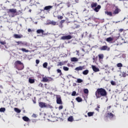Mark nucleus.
<instances>
[{
  "label": "nucleus",
  "mask_w": 128,
  "mask_h": 128,
  "mask_svg": "<svg viewBox=\"0 0 128 128\" xmlns=\"http://www.w3.org/2000/svg\"><path fill=\"white\" fill-rule=\"evenodd\" d=\"M94 95L96 96V98L98 99L108 96V92H106V90H104V88H99L96 90Z\"/></svg>",
  "instance_id": "f257e3e1"
},
{
  "label": "nucleus",
  "mask_w": 128,
  "mask_h": 128,
  "mask_svg": "<svg viewBox=\"0 0 128 128\" xmlns=\"http://www.w3.org/2000/svg\"><path fill=\"white\" fill-rule=\"evenodd\" d=\"M6 13L8 14V15H10V17L14 18L18 14H16V9L11 8V9H6Z\"/></svg>",
  "instance_id": "f03ea898"
},
{
  "label": "nucleus",
  "mask_w": 128,
  "mask_h": 128,
  "mask_svg": "<svg viewBox=\"0 0 128 128\" xmlns=\"http://www.w3.org/2000/svg\"><path fill=\"white\" fill-rule=\"evenodd\" d=\"M36 34H41L40 35V36H42V37L46 35H48V34H45L44 31L42 29L36 30Z\"/></svg>",
  "instance_id": "7ed1b4c3"
},
{
  "label": "nucleus",
  "mask_w": 128,
  "mask_h": 128,
  "mask_svg": "<svg viewBox=\"0 0 128 128\" xmlns=\"http://www.w3.org/2000/svg\"><path fill=\"white\" fill-rule=\"evenodd\" d=\"M52 78L44 76L43 77V78H42V80H41V82H52Z\"/></svg>",
  "instance_id": "20e7f679"
},
{
  "label": "nucleus",
  "mask_w": 128,
  "mask_h": 128,
  "mask_svg": "<svg viewBox=\"0 0 128 128\" xmlns=\"http://www.w3.org/2000/svg\"><path fill=\"white\" fill-rule=\"evenodd\" d=\"M71 38H72V36L70 35L62 36V37H61V40H70Z\"/></svg>",
  "instance_id": "39448f33"
},
{
  "label": "nucleus",
  "mask_w": 128,
  "mask_h": 128,
  "mask_svg": "<svg viewBox=\"0 0 128 128\" xmlns=\"http://www.w3.org/2000/svg\"><path fill=\"white\" fill-rule=\"evenodd\" d=\"M39 107L40 108H48V105L46 104V103L43 102H39Z\"/></svg>",
  "instance_id": "423d86ee"
},
{
  "label": "nucleus",
  "mask_w": 128,
  "mask_h": 128,
  "mask_svg": "<svg viewBox=\"0 0 128 128\" xmlns=\"http://www.w3.org/2000/svg\"><path fill=\"white\" fill-rule=\"evenodd\" d=\"M18 65L23 66L22 62H21L20 60L16 61V62H14V66H16V68H17L18 70Z\"/></svg>",
  "instance_id": "0eeeda50"
},
{
  "label": "nucleus",
  "mask_w": 128,
  "mask_h": 128,
  "mask_svg": "<svg viewBox=\"0 0 128 128\" xmlns=\"http://www.w3.org/2000/svg\"><path fill=\"white\" fill-rule=\"evenodd\" d=\"M46 24H48V25H52V26H56V25H58L57 24H56V22H54V21H53V20H49V21H48V22L46 23Z\"/></svg>",
  "instance_id": "6e6552de"
},
{
  "label": "nucleus",
  "mask_w": 128,
  "mask_h": 128,
  "mask_svg": "<svg viewBox=\"0 0 128 128\" xmlns=\"http://www.w3.org/2000/svg\"><path fill=\"white\" fill-rule=\"evenodd\" d=\"M99 50L101 51H104V50L108 51V46H102V47H100L99 48Z\"/></svg>",
  "instance_id": "1a4fd4ad"
},
{
  "label": "nucleus",
  "mask_w": 128,
  "mask_h": 128,
  "mask_svg": "<svg viewBox=\"0 0 128 128\" xmlns=\"http://www.w3.org/2000/svg\"><path fill=\"white\" fill-rule=\"evenodd\" d=\"M56 104H62V100H60V96L56 97Z\"/></svg>",
  "instance_id": "9d476101"
},
{
  "label": "nucleus",
  "mask_w": 128,
  "mask_h": 128,
  "mask_svg": "<svg viewBox=\"0 0 128 128\" xmlns=\"http://www.w3.org/2000/svg\"><path fill=\"white\" fill-rule=\"evenodd\" d=\"M13 37H14V38H16V39H20L21 38H22V35L14 34V35H13Z\"/></svg>",
  "instance_id": "9b49d317"
},
{
  "label": "nucleus",
  "mask_w": 128,
  "mask_h": 128,
  "mask_svg": "<svg viewBox=\"0 0 128 128\" xmlns=\"http://www.w3.org/2000/svg\"><path fill=\"white\" fill-rule=\"evenodd\" d=\"M108 118H109V119L112 120L114 118V114H113L112 112H108Z\"/></svg>",
  "instance_id": "f8f14e48"
},
{
  "label": "nucleus",
  "mask_w": 128,
  "mask_h": 128,
  "mask_svg": "<svg viewBox=\"0 0 128 128\" xmlns=\"http://www.w3.org/2000/svg\"><path fill=\"white\" fill-rule=\"evenodd\" d=\"M92 68L93 70V72H98L100 71V70H98V68H97V67H96V66H92Z\"/></svg>",
  "instance_id": "ddd939ff"
},
{
  "label": "nucleus",
  "mask_w": 128,
  "mask_h": 128,
  "mask_svg": "<svg viewBox=\"0 0 128 128\" xmlns=\"http://www.w3.org/2000/svg\"><path fill=\"white\" fill-rule=\"evenodd\" d=\"M84 69V66H80L76 68V69H74V70H76V71H80V70H82Z\"/></svg>",
  "instance_id": "4468645a"
},
{
  "label": "nucleus",
  "mask_w": 128,
  "mask_h": 128,
  "mask_svg": "<svg viewBox=\"0 0 128 128\" xmlns=\"http://www.w3.org/2000/svg\"><path fill=\"white\" fill-rule=\"evenodd\" d=\"M52 6H44V8H43V10L49 11V10H50V9H52Z\"/></svg>",
  "instance_id": "2eb2a0df"
},
{
  "label": "nucleus",
  "mask_w": 128,
  "mask_h": 128,
  "mask_svg": "<svg viewBox=\"0 0 128 128\" xmlns=\"http://www.w3.org/2000/svg\"><path fill=\"white\" fill-rule=\"evenodd\" d=\"M119 12H120V10L116 8L112 13H114V14H119Z\"/></svg>",
  "instance_id": "dca6fc26"
},
{
  "label": "nucleus",
  "mask_w": 128,
  "mask_h": 128,
  "mask_svg": "<svg viewBox=\"0 0 128 128\" xmlns=\"http://www.w3.org/2000/svg\"><path fill=\"white\" fill-rule=\"evenodd\" d=\"M22 120H24V122H30V119H29L27 116H22Z\"/></svg>",
  "instance_id": "f3484780"
},
{
  "label": "nucleus",
  "mask_w": 128,
  "mask_h": 128,
  "mask_svg": "<svg viewBox=\"0 0 128 128\" xmlns=\"http://www.w3.org/2000/svg\"><path fill=\"white\" fill-rule=\"evenodd\" d=\"M104 14H107L108 16H112L113 15L116 14H113V12H104Z\"/></svg>",
  "instance_id": "a211bd4d"
},
{
  "label": "nucleus",
  "mask_w": 128,
  "mask_h": 128,
  "mask_svg": "<svg viewBox=\"0 0 128 128\" xmlns=\"http://www.w3.org/2000/svg\"><path fill=\"white\" fill-rule=\"evenodd\" d=\"M94 114V112H87V116H85L91 117V116H92V115Z\"/></svg>",
  "instance_id": "6ab92c4d"
},
{
  "label": "nucleus",
  "mask_w": 128,
  "mask_h": 128,
  "mask_svg": "<svg viewBox=\"0 0 128 128\" xmlns=\"http://www.w3.org/2000/svg\"><path fill=\"white\" fill-rule=\"evenodd\" d=\"M98 6H100V5L98 6L97 3L96 2L92 3V5H90V7H92V8H97Z\"/></svg>",
  "instance_id": "aec40b11"
},
{
  "label": "nucleus",
  "mask_w": 128,
  "mask_h": 128,
  "mask_svg": "<svg viewBox=\"0 0 128 128\" xmlns=\"http://www.w3.org/2000/svg\"><path fill=\"white\" fill-rule=\"evenodd\" d=\"M98 56H99V61L102 62V60H103V54H99Z\"/></svg>",
  "instance_id": "412c9836"
},
{
  "label": "nucleus",
  "mask_w": 128,
  "mask_h": 128,
  "mask_svg": "<svg viewBox=\"0 0 128 128\" xmlns=\"http://www.w3.org/2000/svg\"><path fill=\"white\" fill-rule=\"evenodd\" d=\"M94 8V12H98V10H100V6H98V7H94L93 8Z\"/></svg>",
  "instance_id": "4be33fe9"
},
{
  "label": "nucleus",
  "mask_w": 128,
  "mask_h": 128,
  "mask_svg": "<svg viewBox=\"0 0 128 128\" xmlns=\"http://www.w3.org/2000/svg\"><path fill=\"white\" fill-rule=\"evenodd\" d=\"M112 40H113V38H112V37L106 38V42H110Z\"/></svg>",
  "instance_id": "5701e85b"
},
{
  "label": "nucleus",
  "mask_w": 128,
  "mask_h": 128,
  "mask_svg": "<svg viewBox=\"0 0 128 128\" xmlns=\"http://www.w3.org/2000/svg\"><path fill=\"white\" fill-rule=\"evenodd\" d=\"M20 50H21V52H30V50H26V48H20Z\"/></svg>",
  "instance_id": "b1692460"
},
{
  "label": "nucleus",
  "mask_w": 128,
  "mask_h": 128,
  "mask_svg": "<svg viewBox=\"0 0 128 128\" xmlns=\"http://www.w3.org/2000/svg\"><path fill=\"white\" fill-rule=\"evenodd\" d=\"M76 100L77 101V102H82V99L81 98L77 97V98H76Z\"/></svg>",
  "instance_id": "393cba45"
},
{
  "label": "nucleus",
  "mask_w": 128,
  "mask_h": 128,
  "mask_svg": "<svg viewBox=\"0 0 128 128\" xmlns=\"http://www.w3.org/2000/svg\"><path fill=\"white\" fill-rule=\"evenodd\" d=\"M88 74V70H86L82 71V75L86 76Z\"/></svg>",
  "instance_id": "a878e982"
},
{
  "label": "nucleus",
  "mask_w": 128,
  "mask_h": 128,
  "mask_svg": "<svg viewBox=\"0 0 128 128\" xmlns=\"http://www.w3.org/2000/svg\"><path fill=\"white\" fill-rule=\"evenodd\" d=\"M78 62V58H71V62Z\"/></svg>",
  "instance_id": "bb28decb"
},
{
  "label": "nucleus",
  "mask_w": 128,
  "mask_h": 128,
  "mask_svg": "<svg viewBox=\"0 0 128 128\" xmlns=\"http://www.w3.org/2000/svg\"><path fill=\"white\" fill-rule=\"evenodd\" d=\"M14 112H17V114H20V112H21V110H20V109H18V108H14Z\"/></svg>",
  "instance_id": "cd10ccee"
},
{
  "label": "nucleus",
  "mask_w": 128,
  "mask_h": 128,
  "mask_svg": "<svg viewBox=\"0 0 128 128\" xmlns=\"http://www.w3.org/2000/svg\"><path fill=\"white\" fill-rule=\"evenodd\" d=\"M80 28V25H77L76 24H74V25L72 26V29H76Z\"/></svg>",
  "instance_id": "c85d7f7f"
},
{
  "label": "nucleus",
  "mask_w": 128,
  "mask_h": 128,
  "mask_svg": "<svg viewBox=\"0 0 128 128\" xmlns=\"http://www.w3.org/2000/svg\"><path fill=\"white\" fill-rule=\"evenodd\" d=\"M16 43L17 44V45H18V44H27V42L18 41V42H16Z\"/></svg>",
  "instance_id": "c756f323"
},
{
  "label": "nucleus",
  "mask_w": 128,
  "mask_h": 128,
  "mask_svg": "<svg viewBox=\"0 0 128 128\" xmlns=\"http://www.w3.org/2000/svg\"><path fill=\"white\" fill-rule=\"evenodd\" d=\"M120 75L122 76V77H126V73L125 72H120Z\"/></svg>",
  "instance_id": "7c9ffc66"
},
{
  "label": "nucleus",
  "mask_w": 128,
  "mask_h": 128,
  "mask_svg": "<svg viewBox=\"0 0 128 128\" xmlns=\"http://www.w3.org/2000/svg\"><path fill=\"white\" fill-rule=\"evenodd\" d=\"M28 83L34 84V80L32 78H28Z\"/></svg>",
  "instance_id": "2f4dec72"
},
{
  "label": "nucleus",
  "mask_w": 128,
  "mask_h": 128,
  "mask_svg": "<svg viewBox=\"0 0 128 128\" xmlns=\"http://www.w3.org/2000/svg\"><path fill=\"white\" fill-rule=\"evenodd\" d=\"M56 72L59 74V76H62V72L60 70L57 69Z\"/></svg>",
  "instance_id": "473e14b6"
},
{
  "label": "nucleus",
  "mask_w": 128,
  "mask_h": 128,
  "mask_svg": "<svg viewBox=\"0 0 128 128\" xmlns=\"http://www.w3.org/2000/svg\"><path fill=\"white\" fill-rule=\"evenodd\" d=\"M48 68V62L43 63V68Z\"/></svg>",
  "instance_id": "72a5a7b5"
},
{
  "label": "nucleus",
  "mask_w": 128,
  "mask_h": 128,
  "mask_svg": "<svg viewBox=\"0 0 128 128\" xmlns=\"http://www.w3.org/2000/svg\"><path fill=\"white\" fill-rule=\"evenodd\" d=\"M110 84L114 86H116V82H114L113 80L110 81Z\"/></svg>",
  "instance_id": "f704fd0d"
},
{
  "label": "nucleus",
  "mask_w": 128,
  "mask_h": 128,
  "mask_svg": "<svg viewBox=\"0 0 128 128\" xmlns=\"http://www.w3.org/2000/svg\"><path fill=\"white\" fill-rule=\"evenodd\" d=\"M116 66L118 68H122V63H118L116 64Z\"/></svg>",
  "instance_id": "c9c22d12"
},
{
  "label": "nucleus",
  "mask_w": 128,
  "mask_h": 128,
  "mask_svg": "<svg viewBox=\"0 0 128 128\" xmlns=\"http://www.w3.org/2000/svg\"><path fill=\"white\" fill-rule=\"evenodd\" d=\"M0 112H5V108H0Z\"/></svg>",
  "instance_id": "e433bc0d"
},
{
  "label": "nucleus",
  "mask_w": 128,
  "mask_h": 128,
  "mask_svg": "<svg viewBox=\"0 0 128 128\" xmlns=\"http://www.w3.org/2000/svg\"><path fill=\"white\" fill-rule=\"evenodd\" d=\"M81 82H82V80L81 79H77V83L80 84Z\"/></svg>",
  "instance_id": "4c0bfd02"
},
{
  "label": "nucleus",
  "mask_w": 128,
  "mask_h": 128,
  "mask_svg": "<svg viewBox=\"0 0 128 128\" xmlns=\"http://www.w3.org/2000/svg\"><path fill=\"white\" fill-rule=\"evenodd\" d=\"M63 69H64V71L68 70V67H66V66H64Z\"/></svg>",
  "instance_id": "58836bf2"
},
{
  "label": "nucleus",
  "mask_w": 128,
  "mask_h": 128,
  "mask_svg": "<svg viewBox=\"0 0 128 128\" xmlns=\"http://www.w3.org/2000/svg\"><path fill=\"white\" fill-rule=\"evenodd\" d=\"M20 44L26 46H28V43H22V44Z\"/></svg>",
  "instance_id": "ea45409f"
},
{
  "label": "nucleus",
  "mask_w": 128,
  "mask_h": 128,
  "mask_svg": "<svg viewBox=\"0 0 128 128\" xmlns=\"http://www.w3.org/2000/svg\"><path fill=\"white\" fill-rule=\"evenodd\" d=\"M84 94H88V89H84Z\"/></svg>",
  "instance_id": "a19ab883"
},
{
  "label": "nucleus",
  "mask_w": 128,
  "mask_h": 128,
  "mask_svg": "<svg viewBox=\"0 0 128 128\" xmlns=\"http://www.w3.org/2000/svg\"><path fill=\"white\" fill-rule=\"evenodd\" d=\"M73 120H72V116H70L68 118V122H72Z\"/></svg>",
  "instance_id": "79ce46f5"
},
{
  "label": "nucleus",
  "mask_w": 128,
  "mask_h": 128,
  "mask_svg": "<svg viewBox=\"0 0 128 128\" xmlns=\"http://www.w3.org/2000/svg\"><path fill=\"white\" fill-rule=\"evenodd\" d=\"M62 65H64V64H62V62H58V64H57V66H62Z\"/></svg>",
  "instance_id": "37998d69"
},
{
  "label": "nucleus",
  "mask_w": 128,
  "mask_h": 128,
  "mask_svg": "<svg viewBox=\"0 0 128 128\" xmlns=\"http://www.w3.org/2000/svg\"><path fill=\"white\" fill-rule=\"evenodd\" d=\"M0 44H1L2 45H5L6 44V42H5V41H4V42H0Z\"/></svg>",
  "instance_id": "c03bdc74"
},
{
  "label": "nucleus",
  "mask_w": 128,
  "mask_h": 128,
  "mask_svg": "<svg viewBox=\"0 0 128 128\" xmlns=\"http://www.w3.org/2000/svg\"><path fill=\"white\" fill-rule=\"evenodd\" d=\"M57 18H58V20H62V18H64V17L60 16H57Z\"/></svg>",
  "instance_id": "a18cd8bd"
},
{
  "label": "nucleus",
  "mask_w": 128,
  "mask_h": 128,
  "mask_svg": "<svg viewBox=\"0 0 128 128\" xmlns=\"http://www.w3.org/2000/svg\"><path fill=\"white\" fill-rule=\"evenodd\" d=\"M76 94V92H75V91L72 92V94H71V96H75V94Z\"/></svg>",
  "instance_id": "49530a36"
},
{
  "label": "nucleus",
  "mask_w": 128,
  "mask_h": 128,
  "mask_svg": "<svg viewBox=\"0 0 128 128\" xmlns=\"http://www.w3.org/2000/svg\"><path fill=\"white\" fill-rule=\"evenodd\" d=\"M64 108V106H59V107H58V110H60Z\"/></svg>",
  "instance_id": "de8ad7c7"
},
{
  "label": "nucleus",
  "mask_w": 128,
  "mask_h": 128,
  "mask_svg": "<svg viewBox=\"0 0 128 128\" xmlns=\"http://www.w3.org/2000/svg\"><path fill=\"white\" fill-rule=\"evenodd\" d=\"M39 87L40 88H43V84L42 83H39Z\"/></svg>",
  "instance_id": "09e8293b"
},
{
  "label": "nucleus",
  "mask_w": 128,
  "mask_h": 128,
  "mask_svg": "<svg viewBox=\"0 0 128 128\" xmlns=\"http://www.w3.org/2000/svg\"><path fill=\"white\" fill-rule=\"evenodd\" d=\"M64 22H65V20H62L61 21L59 22V24H64Z\"/></svg>",
  "instance_id": "8fccbe9b"
},
{
  "label": "nucleus",
  "mask_w": 128,
  "mask_h": 128,
  "mask_svg": "<svg viewBox=\"0 0 128 128\" xmlns=\"http://www.w3.org/2000/svg\"><path fill=\"white\" fill-rule=\"evenodd\" d=\"M40 62V60H36V64H38V63Z\"/></svg>",
  "instance_id": "3c124183"
},
{
  "label": "nucleus",
  "mask_w": 128,
  "mask_h": 128,
  "mask_svg": "<svg viewBox=\"0 0 128 128\" xmlns=\"http://www.w3.org/2000/svg\"><path fill=\"white\" fill-rule=\"evenodd\" d=\"M124 32V29H119V32Z\"/></svg>",
  "instance_id": "603ef678"
},
{
  "label": "nucleus",
  "mask_w": 128,
  "mask_h": 128,
  "mask_svg": "<svg viewBox=\"0 0 128 128\" xmlns=\"http://www.w3.org/2000/svg\"><path fill=\"white\" fill-rule=\"evenodd\" d=\"M98 108H100V106H98V108H96V110L98 112Z\"/></svg>",
  "instance_id": "864d4df0"
},
{
  "label": "nucleus",
  "mask_w": 128,
  "mask_h": 128,
  "mask_svg": "<svg viewBox=\"0 0 128 128\" xmlns=\"http://www.w3.org/2000/svg\"><path fill=\"white\" fill-rule=\"evenodd\" d=\"M27 32H32V29L28 28V30H27Z\"/></svg>",
  "instance_id": "5fc2aeb1"
},
{
  "label": "nucleus",
  "mask_w": 128,
  "mask_h": 128,
  "mask_svg": "<svg viewBox=\"0 0 128 128\" xmlns=\"http://www.w3.org/2000/svg\"><path fill=\"white\" fill-rule=\"evenodd\" d=\"M62 28V24H59V28Z\"/></svg>",
  "instance_id": "6e6d98bb"
},
{
  "label": "nucleus",
  "mask_w": 128,
  "mask_h": 128,
  "mask_svg": "<svg viewBox=\"0 0 128 128\" xmlns=\"http://www.w3.org/2000/svg\"><path fill=\"white\" fill-rule=\"evenodd\" d=\"M104 68H106V69H108V65L104 66Z\"/></svg>",
  "instance_id": "4d7b16f0"
},
{
  "label": "nucleus",
  "mask_w": 128,
  "mask_h": 128,
  "mask_svg": "<svg viewBox=\"0 0 128 128\" xmlns=\"http://www.w3.org/2000/svg\"><path fill=\"white\" fill-rule=\"evenodd\" d=\"M112 108V106H108V110H110V108Z\"/></svg>",
  "instance_id": "13d9d810"
},
{
  "label": "nucleus",
  "mask_w": 128,
  "mask_h": 128,
  "mask_svg": "<svg viewBox=\"0 0 128 128\" xmlns=\"http://www.w3.org/2000/svg\"><path fill=\"white\" fill-rule=\"evenodd\" d=\"M32 122H36V120H32Z\"/></svg>",
  "instance_id": "bf43d9fd"
},
{
  "label": "nucleus",
  "mask_w": 128,
  "mask_h": 128,
  "mask_svg": "<svg viewBox=\"0 0 128 128\" xmlns=\"http://www.w3.org/2000/svg\"><path fill=\"white\" fill-rule=\"evenodd\" d=\"M46 68H48V70H50V67H46Z\"/></svg>",
  "instance_id": "052dcab7"
},
{
  "label": "nucleus",
  "mask_w": 128,
  "mask_h": 128,
  "mask_svg": "<svg viewBox=\"0 0 128 128\" xmlns=\"http://www.w3.org/2000/svg\"><path fill=\"white\" fill-rule=\"evenodd\" d=\"M114 70V68H112V69H111V70H112V71H113V70Z\"/></svg>",
  "instance_id": "680f3d73"
},
{
  "label": "nucleus",
  "mask_w": 128,
  "mask_h": 128,
  "mask_svg": "<svg viewBox=\"0 0 128 128\" xmlns=\"http://www.w3.org/2000/svg\"><path fill=\"white\" fill-rule=\"evenodd\" d=\"M33 104H36V102L35 101H33Z\"/></svg>",
  "instance_id": "e2e57ef3"
},
{
  "label": "nucleus",
  "mask_w": 128,
  "mask_h": 128,
  "mask_svg": "<svg viewBox=\"0 0 128 128\" xmlns=\"http://www.w3.org/2000/svg\"><path fill=\"white\" fill-rule=\"evenodd\" d=\"M33 116H34V118H36V114H33Z\"/></svg>",
  "instance_id": "0e129e2a"
},
{
  "label": "nucleus",
  "mask_w": 128,
  "mask_h": 128,
  "mask_svg": "<svg viewBox=\"0 0 128 128\" xmlns=\"http://www.w3.org/2000/svg\"><path fill=\"white\" fill-rule=\"evenodd\" d=\"M46 85H48V84H44V86H46Z\"/></svg>",
  "instance_id": "69168bd1"
},
{
  "label": "nucleus",
  "mask_w": 128,
  "mask_h": 128,
  "mask_svg": "<svg viewBox=\"0 0 128 128\" xmlns=\"http://www.w3.org/2000/svg\"><path fill=\"white\" fill-rule=\"evenodd\" d=\"M119 1H122V0H118Z\"/></svg>",
  "instance_id": "338daca9"
},
{
  "label": "nucleus",
  "mask_w": 128,
  "mask_h": 128,
  "mask_svg": "<svg viewBox=\"0 0 128 128\" xmlns=\"http://www.w3.org/2000/svg\"><path fill=\"white\" fill-rule=\"evenodd\" d=\"M114 112L112 111V112Z\"/></svg>",
  "instance_id": "774afa93"
}]
</instances>
